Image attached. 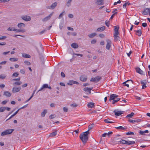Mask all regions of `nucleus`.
<instances>
[{
  "instance_id": "obj_1",
  "label": "nucleus",
  "mask_w": 150,
  "mask_h": 150,
  "mask_svg": "<svg viewBox=\"0 0 150 150\" xmlns=\"http://www.w3.org/2000/svg\"><path fill=\"white\" fill-rule=\"evenodd\" d=\"M89 132L88 130L81 134L79 136L80 139L82 141L83 144H85L88 140V135L89 134Z\"/></svg>"
},
{
  "instance_id": "obj_2",
  "label": "nucleus",
  "mask_w": 150,
  "mask_h": 150,
  "mask_svg": "<svg viewBox=\"0 0 150 150\" xmlns=\"http://www.w3.org/2000/svg\"><path fill=\"white\" fill-rule=\"evenodd\" d=\"M14 130V129H7L1 132V136H3L10 134Z\"/></svg>"
},
{
  "instance_id": "obj_3",
  "label": "nucleus",
  "mask_w": 150,
  "mask_h": 150,
  "mask_svg": "<svg viewBox=\"0 0 150 150\" xmlns=\"http://www.w3.org/2000/svg\"><path fill=\"white\" fill-rule=\"evenodd\" d=\"M107 44L106 46V48L108 50H109L110 47H111L112 42L109 39H107L106 40Z\"/></svg>"
},
{
  "instance_id": "obj_4",
  "label": "nucleus",
  "mask_w": 150,
  "mask_h": 150,
  "mask_svg": "<svg viewBox=\"0 0 150 150\" xmlns=\"http://www.w3.org/2000/svg\"><path fill=\"white\" fill-rule=\"evenodd\" d=\"M101 79V77H100L97 76L95 78H91L90 80V81L97 82H98Z\"/></svg>"
},
{
  "instance_id": "obj_5",
  "label": "nucleus",
  "mask_w": 150,
  "mask_h": 150,
  "mask_svg": "<svg viewBox=\"0 0 150 150\" xmlns=\"http://www.w3.org/2000/svg\"><path fill=\"white\" fill-rule=\"evenodd\" d=\"M21 89V87H13L12 90V92L13 93H15L18 92L20 91Z\"/></svg>"
},
{
  "instance_id": "obj_6",
  "label": "nucleus",
  "mask_w": 150,
  "mask_h": 150,
  "mask_svg": "<svg viewBox=\"0 0 150 150\" xmlns=\"http://www.w3.org/2000/svg\"><path fill=\"white\" fill-rule=\"evenodd\" d=\"M141 84H142V89H144L146 87V85L147 83L146 80H142L140 81Z\"/></svg>"
},
{
  "instance_id": "obj_7",
  "label": "nucleus",
  "mask_w": 150,
  "mask_h": 150,
  "mask_svg": "<svg viewBox=\"0 0 150 150\" xmlns=\"http://www.w3.org/2000/svg\"><path fill=\"white\" fill-rule=\"evenodd\" d=\"M118 97V96L115 94H112L110 95L109 100H114Z\"/></svg>"
},
{
  "instance_id": "obj_8",
  "label": "nucleus",
  "mask_w": 150,
  "mask_h": 150,
  "mask_svg": "<svg viewBox=\"0 0 150 150\" xmlns=\"http://www.w3.org/2000/svg\"><path fill=\"white\" fill-rule=\"evenodd\" d=\"M21 18L22 19L26 21H29L31 20V18L28 16H23Z\"/></svg>"
},
{
  "instance_id": "obj_9",
  "label": "nucleus",
  "mask_w": 150,
  "mask_h": 150,
  "mask_svg": "<svg viewBox=\"0 0 150 150\" xmlns=\"http://www.w3.org/2000/svg\"><path fill=\"white\" fill-rule=\"evenodd\" d=\"M114 112L115 113V115L117 116H118L123 114L122 112L119 111L117 110H115Z\"/></svg>"
},
{
  "instance_id": "obj_10",
  "label": "nucleus",
  "mask_w": 150,
  "mask_h": 150,
  "mask_svg": "<svg viewBox=\"0 0 150 150\" xmlns=\"http://www.w3.org/2000/svg\"><path fill=\"white\" fill-rule=\"evenodd\" d=\"M135 69L136 72L137 73L139 74H143V71L139 67L135 68ZM144 75H145V74H144Z\"/></svg>"
},
{
  "instance_id": "obj_11",
  "label": "nucleus",
  "mask_w": 150,
  "mask_h": 150,
  "mask_svg": "<svg viewBox=\"0 0 150 150\" xmlns=\"http://www.w3.org/2000/svg\"><path fill=\"white\" fill-rule=\"evenodd\" d=\"M149 12V8H145L142 11V13L143 15H146L148 14Z\"/></svg>"
},
{
  "instance_id": "obj_12",
  "label": "nucleus",
  "mask_w": 150,
  "mask_h": 150,
  "mask_svg": "<svg viewBox=\"0 0 150 150\" xmlns=\"http://www.w3.org/2000/svg\"><path fill=\"white\" fill-rule=\"evenodd\" d=\"M57 5V3L55 2L54 3H53L50 6H48L47 7L48 8L53 9Z\"/></svg>"
},
{
  "instance_id": "obj_13",
  "label": "nucleus",
  "mask_w": 150,
  "mask_h": 150,
  "mask_svg": "<svg viewBox=\"0 0 150 150\" xmlns=\"http://www.w3.org/2000/svg\"><path fill=\"white\" fill-rule=\"evenodd\" d=\"M53 12H52L48 16H47V17H45V18H43L42 20V21H47L48 20L50 19L51 16L53 14Z\"/></svg>"
},
{
  "instance_id": "obj_14",
  "label": "nucleus",
  "mask_w": 150,
  "mask_h": 150,
  "mask_svg": "<svg viewBox=\"0 0 150 150\" xmlns=\"http://www.w3.org/2000/svg\"><path fill=\"white\" fill-rule=\"evenodd\" d=\"M119 33H114V38L115 41H116L120 38L119 35Z\"/></svg>"
},
{
  "instance_id": "obj_15",
  "label": "nucleus",
  "mask_w": 150,
  "mask_h": 150,
  "mask_svg": "<svg viewBox=\"0 0 150 150\" xmlns=\"http://www.w3.org/2000/svg\"><path fill=\"white\" fill-rule=\"evenodd\" d=\"M48 87V85L46 84H44L42 87L38 91V92L42 90L44 88H47Z\"/></svg>"
},
{
  "instance_id": "obj_16",
  "label": "nucleus",
  "mask_w": 150,
  "mask_h": 150,
  "mask_svg": "<svg viewBox=\"0 0 150 150\" xmlns=\"http://www.w3.org/2000/svg\"><path fill=\"white\" fill-rule=\"evenodd\" d=\"M73 84H78L79 83L77 81H69V82L67 83L69 85H71Z\"/></svg>"
},
{
  "instance_id": "obj_17",
  "label": "nucleus",
  "mask_w": 150,
  "mask_h": 150,
  "mask_svg": "<svg viewBox=\"0 0 150 150\" xmlns=\"http://www.w3.org/2000/svg\"><path fill=\"white\" fill-rule=\"evenodd\" d=\"M95 103H94L90 102L88 103L87 106L88 108H92L94 107Z\"/></svg>"
},
{
  "instance_id": "obj_18",
  "label": "nucleus",
  "mask_w": 150,
  "mask_h": 150,
  "mask_svg": "<svg viewBox=\"0 0 150 150\" xmlns=\"http://www.w3.org/2000/svg\"><path fill=\"white\" fill-rule=\"evenodd\" d=\"M4 95L6 97H9L11 96V94L8 91H5L4 92Z\"/></svg>"
},
{
  "instance_id": "obj_19",
  "label": "nucleus",
  "mask_w": 150,
  "mask_h": 150,
  "mask_svg": "<svg viewBox=\"0 0 150 150\" xmlns=\"http://www.w3.org/2000/svg\"><path fill=\"white\" fill-rule=\"evenodd\" d=\"M86 76H81L80 77V79L81 81H85L87 80Z\"/></svg>"
},
{
  "instance_id": "obj_20",
  "label": "nucleus",
  "mask_w": 150,
  "mask_h": 150,
  "mask_svg": "<svg viewBox=\"0 0 150 150\" xmlns=\"http://www.w3.org/2000/svg\"><path fill=\"white\" fill-rule=\"evenodd\" d=\"M130 81H131V80L130 79V80H127L126 81L123 82V86H126L127 87H129V85L128 84V82Z\"/></svg>"
},
{
  "instance_id": "obj_21",
  "label": "nucleus",
  "mask_w": 150,
  "mask_h": 150,
  "mask_svg": "<svg viewBox=\"0 0 150 150\" xmlns=\"http://www.w3.org/2000/svg\"><path fill=\"white\" fill-rule=\"evenodd\" d=\"M136 32V35L139 36L141 35L142 34L141 30H137L134 31Z\"/></svg>"
},
{
  "instance_id": "obj_22",
  "label": "nucleus",
  "mask_w": 150,
  "mask_h": 150,
  "mask_svg": "<svg viewBox=\"0 0 150 150\" xmlns=\"http://www.w3.org/2000/svg\"><path fill=\"white\" fill-rule=\"evenodd\" d=\"M105 29V27L103 26L98 28L97 29V31L102 32Z\"/></svg>"
},
{
  "instance_id": "obj_23",
  "label": "nucleus",
  "mask_w": 150,
  "mask_h": 150,
  "mask_svg": "<svg viewBox=\"0 0 150 150\" xmlns=\"http://www.w3.org/2000/svg\"><path fill=\"white\" fill-rule=\"evenodd\" d=\"M93 88H89L88 87H86L84 88L83 90L84 91H88V92L90 94L91 93V90Z\"/></svg>"
},
{
  "instance_id": "obj_24",
  "label": "nucleus",
  "mask_w": 150,
  "mask_h": 150,
  "mask_svg": "<svg viewBox=\"0 0 150 150\" xmlns=\"http://www.w3.org/2000/svg\"><path fill=\"white\" fill-rule=\"evenodd\" d=\"M149 131L148 130H146L144 131H142L141 130H140L139 133L140 134L142 135H145V133H149Z\"/></svg>"
},
{
  "instance_id": "obj_25",
  "label": "nucleus",
  "mask_w": 150,
  "mask_h": 150,
  "mask_svg": "<svg viewBox=\"0 0 150 150\" xmlns=\"http://www.w3.org/2000/svg\"><path fill=\"white\" fill-rule=\"evenodd\" d=\"M71 46L74 49L77 48L79 47L78 44L75 43H72L71 45Z\"/></svg>"
},
{
  "instance_id": "obj_26",
  "label": "nucleus",
  "mask_w": 150,
  "mask_h": 150,
  "mask_svg": "<svg viewBox=\"0 0 150 150\" xmlns=\"http://www.w3.org/2000/svg\"><path fill=\"white\" fill-rule=\"evenodd\" d=\"M47 109H45L41 113V116L42 117H44L45 114L47 113Z\"/></svg>"
},
{
  "instance_id": "obj_27",
  "label": "nucleus",
  "mask_w": 150,
  "mask_h": 150,
  "mask_svg": "<svg viewBox=\"0 0 150 150\" xmlns=\"http://www.w3.org/2000/svg\"><path fill=\"white\" fill-rule=\"evenodd\" d=\"M57 130H56L55 131L51 133L49 135L50 137H53L55 136L57 134Z\"/></svg>"
},
{
  "instance_id": "obj_28",
  "label": "nucleus",
  "mask_w": 150,
  "mask_h": 150,
  "mask_svg": "<svg viewBox=\"0 0 150 150\" xmlns=\"http://www.w3.org/2000/svg\"><path fill=\"white\" fill-rule=\"evenodd\" d=\"M97 3L98 5H102L103 4V0H97Z\"/></svg>"
},
{
  "instance_id": "obj_29",
  "label": "nucleus",
  "mask_w": 150,
  "mask_h": 150,
  "mask_svg": "<svg viewBox=\"0 0 150 150\" xmlns=\"http://www.w3.org/2000/svg\"><path fill=\"white\" fill-rule=\"evenodd\" d=\"M95 124L94 123H92L91 125H89L88 126V131H89V130L92 129L94 126Z\"/></svg>"
},
{
  "instance_id": "obj_30",
  "label": "nucleus",
  "mask_w": 150,
  "mask_h": 150,
  "mask_svg": "<svg viewBox=\"0 0 150 150\" xmlns=\"http://www.w3.org/2000/svg\"><path fill=\"white\" fill-rule=\"evenodd\" d=\"M96 35V33H93L90 34L88 35V37L90 38H92L95 36Z\"/></svg>"
},
{
  "instance_id": "obj_31",
  "label": "nucleus",
  "mask_w": 150,
  "mask_h": 150,
  "mask_svg": "<svg viewBox=\"0 0 150 150\" xmlns=\"http://www.w3.org/2000/svg\"><path fill=\"white\" fill-rule=\"evenodd\" d=\"M7 30L8 31H16V29L14 27L12 28H8Z\"/></svg>"
},
{
  "instance_id": "obj_32",
  "label": "nucleus",
  "mask_w": 150,
  "mask_h": 150,
  "mask_svg": "<svg viewBox=\"0 0 150 150\" xmlns=\"http://www.w3.org/2000/svg\"><path fill=\"white\" fill-rule=\"evenodd\" d=\"M9 60L11 62H14L18 60V58H11Z\"/></svg>"
},
{
  "instance_id": "obj_33",
  "label": "nucleus",
  "mask_w": 150,
  "mask_h": 150,
  "mask_svg": "<svg viewBox=\"0 0 150 150\" xmlns=\"http://www.w3.org/2000/svg\"><path fill=\"white\" fill-rule=\"evenodd\" d=\"M115 28L114 29V33H119L118 32V29L119 28V27H118L117 26H115L114 27Z\"/></svg>"
},
{
  "instance_id": "obj_34",
  "label": "nucleus",
  "mask_w": 150,
  "mask_h": 150,
  "mask_svg": "<svg viewBox=\"0 0 150 150\" xmlns=\"http://www.w3.org/2000/svg\"><path fill=\"white\" fill-rule=\"evenodd\" d=\"M25 29H16V32H22V33H24L25 32Z\"/></svg>"
},
{
  "instance_id": "obj_35",
  "label": "nucleus",
  "mask_w": 150,
  "mask_h": 150,
  "mask_svg": "<svg viewBox=\"0 0 150 150\" xmlns=\"http://www.w3.org/2000/svg\"><path fill=\"white\" fill-rule=\"evenodd\" d=\"M25 25L23 23H19L18 25V28H21L22 27H24Z\"/></svg>"
},
{
  "instance_id": "obj_36",
  "label": "nucleus",
  "mask_w": 150,
  "mask_h": 150,
  "mask_svg": "<svg viewBox=\"0 0 150 150\" xmlns=\"http://www.w3.org/2000/svg\"><path fill=\"white\" fill-rule=\"evenodd\" d=\"M120 98H116L114 100H113L112 101V104H115L117 102L119 101L120 100Z\"/></svg>"
},
{
  "instance_id": "obj_37",
  "label": "nucleus",
  "mask_w": 150,
  "mask_h": 150,
  "mask_svg": "<svg viewBox=\"0 0 150 150\" xmlns=\"http://www.w3.org/2000/svg\"><path fill=\"white\" fill-rule=\"evenodd\" d=\"M21 83L22 82L21 81L15 82L13 83V86H15L16 85L19 86L20 85Z\"/></svg>"
},
{
  "instance_id": "obj_38",
  "label": "nucleus",
  "mask_w": 150,
  "mask_h": 150,
  "mask_svg": "<svg viewBox=\"0 0 150 150\" xmlns=\"http://www.w3.org/2000/svg\"><path fill=\"white\" fill-rule=\"evenodd\" d=\"M6 110L5 107H0V112H4Z\"/></svg>"
},
{
  "instance_id": "obj_39",
  "label": "nucleus",
  "mask_w": 150,
  "mask_h": 150,
  "mask_svg": "<svg viewBox=\"0 0 150 150\" xmlns=\"http://www.w3.org/2000/svg\"><path fill=\"white\" fill-rule=\"evenodd\" d=\"M20 109H19L13 115H11L9 119H10V118H12V117H13V116L15 115L18 113V112L19 111V110H20Z\"/></svg>"
},
{
  "instance_id": "obj_40",
  "label": "nucleus",
  "mask_w": 150,
  "mask_h": 150,
  "mask_svg": "<svg viewBox=\"0 0 150 150\" xmlns=\"http://www.w3.org/2000/svg\"><path fill=\"white\" fill-rule=\"evenodd\" d=\"M141 121H143V120H142L140 119H137L134 120H132V122H140Z\"/></svg>"
},
{
  "instance_id": "obj_41",
  "label": "nucleus",
  "mask_w": 150,
  "mask_h": 150,
  "mask_svg": "<svg viewBox=\"0 0 150 150\" xmlns=\"http://www.w3.org/2000/svg\"><path fill=\"white\" fill-rule=\"evenodd\" d=\"M22 56L24 57L27 58H30V55L28 54H23Z\"/></svg>"
},
{
  "instance_id": "obj_42",
  "label": "nucleus",
  "mask_w": 150,
  "mask_h": 150,
  "mask_svg": "<svg viewBox=\"0 0 150 150\" xmlns=\"http://www.w3.org/2000/svg\"><path fill=\"white\" fill-rule=\"evenodd\" d=\"M115 128L118 129L123 130L125 129V128L122 126L116 127Z\"/></svg>"
},
{
  "instance_id": "obj_43",
  "label": "nucleus",
  "mask_w": 150,
  "mask_h": 150,
  "mask_svg": "<svg viewBox=\"0 0 150 150\" xmlns=\"http://www.w3.org/2000/svg\"><path fill=\"white\" fill-rule=\"evenodd\" d=\"M105 24L108 27H109L110 24V22L109 21H106L105 22Z\"/></svg>"
},
{
  "instance_id": "obj_44",
  "label": "nucleus",
  "mask_w": 150,
  "mask_h": 150,
  "mask_svg": "<svg viewBox=\"0 0 150 150\" xmlns=\"http://www.w3.org/2000/svg\"><path fill=\"white\" fill-rule=\"evenodd\" d=\"M19 74L17 72H15L12 74V76L15 77H17L18 75Z\"/></svg>"
},
{
  "instance_id": "obj_45",
  "label": "nucleus",
  "mask_w": 150,
  "mask_h": 150,
  "mask_svg": "<svg viewBox=\"0 0 150 150\" xmlns=\"http://www.w3.org/2000/svg\"><path fill=\"white\" fill-rule=\"evenodd\" d=\"M24 63L26 65L28 66L30 65L31 64L28 61H25L24 62Z\"/></svg>"
},
{
  "instance_id": "obj_46",
  "label": "nucleus",
  "mask_w": 150,
  "mask_h": 150,
  "mask_svg": "<svg viewBox=\"0 0 150 150\" xmlns=\"http://www.w3.org/2000/svg\"><path fill=\"white\" fill-rule=\"evenodd\" d=\"M71 106L74 108H76L77 106V105L76 103H73L71 105Z\"/></svg>"
},
{
  "instance_id": "obj_47",
  "label": "nucleus",
  "mask_w": 150,
  "mask_h": 150,
  "mask_svg": "<svg viewBox=\"0 0 150 150\" xmlns=\"http://www.w3.org/2000/svg\"><path fill=\"white\" fill-rule=\"evenodd\" d=\"M7 38V37L0 35V40H4Z\"/></svg>"
},
{
  "instance_id": "obj_48",
  "label": "nucleus",
  "mask_w": 150,
  "mask_h": 150,
  "mask_svg": "<svg viewBox=\"0 0 150 150\" xmlns=\"http://www.w3.org/2000/svg\"><path fill=\"white\" fill-rule=\"evenodd\" d=\"M125 144L127 145H130L131 144V141H126Z\"/></svg>"
},
{
  "instance_id": "obj_49",
  "label": "nucleus",
  "mask_w": 150,
  "mask_h": 150,
  "mask_svg": "<svg viewBox=\"0 0 150 150\" xmlns=\"http://www.w3.org/2000/svg\"><path fill=\"white\" fill-rule=\"evenodd\" d=\"M6 77V76L5 75L1 74L0 75V79H4Z\"/></svg>"
},
{
  "instance_id": "obj_50",
  "label": "nucleus",
  "mask_w": 150,
  "mask_h": 150,
  "mask_svg": "<svg viewBox=\"0 0 150 150\" xmlns=\"http://www.w3.org/2000/svg\"><path fill=\"white\" fill-rule=\"evenodd\" d=\"M130 4V3H128V2L125 3L123 5V8H124L126 7L127 5H129Z\"/></svg>"
},
{
  "instance_id": "obj_51",
  "label": "nucleus",
  "mask_w": 150,
  "mask_h": 150,
  "mask_svg": "<svg viewBox=\"0 0 150 150\" xmlns=\"http://www.w3.org/2000/svg\"><path fill=\"white\" fill-rule=\"evenodd\" d=\"M64 13V11H63L59 15V18L60 19L63 16V14Z\"/></svg>"
},
{
  "instance_id": "obj_52",
  "label": "nucleus",
  "mask_w": 150,
  "mask_h": 150,
  "mask_svg": "<svg viewBox=\"0 0 150 150\" xmlns=\"http://www.w3.org/2000/svg\"><path fill=\"white\" fill-rule=\"evenodd\" d=\"M127 118H131V113L128 115L126 116Z\"/></svg>"
},
{
  "instance_id": "obj_53",
  "label": "nucleus",
  "mask_w": 150,
  "mask_h": 150,
  "mask_svg": "<svg viewBox=\"0 0 150 150\" xmlns=\"http://www.w3.org/2000/svg\"><path fill=\"white\" fill-rule=\"evenodd\" d=\"M46 31V29H44L39 33V34L41 35L45 32Z\"/></svg>"
},
{
  "instance_id": "obj_54",
  "label": "nucleus",
  "mask_w": 150,
  "mask_h": 150,
  "mask_svg": "<svg viewBox=\"0 0 150 150\" xmlns=\"http://www.w3.org/2000/svg\"><path fill=\"white\" fill-rule=\"evenodd\" d=\"M126 140L122 139L121 140V141H120V143L122 144H125V143Z\"/></svg>"
},
{
  "instance_id": "obj_55",
  "label": "nucleus",
  "mask_w": 150,
  "mask_h": 150,
  "mask_svg": "<svg viewBox=\"0 0 150 150\" xmlns=\"http://www.w3.org/2000/svg\"><path fill=\"white\" fill-rule=\"evenodd\" d=\"M96 42V39H93L92 40L91 42V44H95Z\"/></svg>"
},
{
  "instance_id": "obj_56",
  "label": "nucleus",
  "mask_w": 150,
  "mask_h": 150,
  "mask_svg": "<svg viewBox=\"0 0 150 150\" xmlns=\"http://www.w3.org/2000/svg\"><path fill=\"white\" fill-rule=\"evenodd\" d=\"M21 79L20 77H19L16 79H14L12 80V81H20Z\"/></svg>"
},
{
  "instance_id": "obj_57",
  "label": "nucleus",
  "mask_w": 150,
  "mask_h": 150,
  "mask_svg": "<svg viewBox=\"0 0 150 150\" xmlns=\"http://www.w3.org/2000/svg\"><path fill=\"white\" fill-rule=\"evenodd\" d=\"M63 110L65 112H67L68 111V109L67 108L64 107L63 108Z\"/></svg>"
},
{
  "instance_id": "obj_58",
  "label": "nucleus",
  "mask_w": 150,
  "mask_h": 150,
  "mask_svg": "<svg viewBox=\"0 0 150 150\" xmlns=\"http://www.w3.org/2000/svg\"><path fill=\"white\" fill-rule=\"evenodd\" d=\"M142 25L143 27H146L147 26V24L145 23H142Z\"/></svg>"
},
{
  "instance_id": "obj_59",
  "label": "nucleus",
  "mask_w": 150,
  "mask_h": 150,
  "mask_svg": "<svg viewBox=\"0 0 150 150\" xmlns=\"http://www.w3.org/2000/svg\"><path fill=\"white\" fill-rule=\"evenodd\" d=\"M71 0H68L67 3V5L68 6H69L70 5L71 2Z\"/></svg>"
},
{
  "instance_id": "obj_60",
  "label": "nucleus",
  "mask_w": 150,
  "mask_h": 150,
  "mask_svg": "<svg viewBox=\"0 0 150 150\" xmlns=\"http://www.w3.org/2000/svg\"><path fill=\"white\" fill-rule=\"evenodd\" d=\"M5 85L3 84H0V87L1 88H3L5 87Z\"/></svg>"
},
{
  "instance_id": "obj_61",
  "label": "nucleus",
  "mask_w": 150,
  "mask_h": 150,
  "mask_svg": "<svg viewBox=\"0 0 150 150\" xmlns=\"http://www.w3.org/2000/svg\"><path fill=\"white\" fill-rule=\"evenodd\" d=\"M20 72L21 73L24 74L25 73V71L23 69H21L20 70Z\"/></svg>"
},
{
  "instance_id": "obj_62",
  "label": "nucleus",
  "mask_w": 150,
  "mask_h": 150,
  "mask_svg": "<svg viewBox=\"0 0 150 150\" xmlns=\"http://www.w3.org/2000/svg\"><path fill=\"white\" fill-rule=\"evenodd\" d=\"M7 101L6 100H4L1 102V104L3 105H5L7 103Z\"/></svg>"
},
{
  "instance_id": "obj_63",
  "label": "nucleus",
  "mask_w": 150,
  "mask_h": 150,
  "mask_svg": "<svg viewBox=\"0 0 150 150\" xmlns=\"http://www.w3.org/2000/svg\"><path fill=\"white\" fill-rule=\"evenodd\" d=\"M104 44V42L103 41H101L100 42V45H103Z\"/></svg>"
},
{
  "instance_id": "obj_64",
  "label": "nucleus",
  "mask_w": 150,
  "mask_h": 150,
  "mask_svg": "<svg viewBox=\"0 0 150 150\" xmlns=\"http://www.w3.org/2000/svg\"><path fill=\"white\" fill-rule=\"evenodd\" d=\"M55 117V115H52L50 116V118L51 119L54 118Z\"/></svg>"
}]
</instances>
